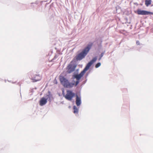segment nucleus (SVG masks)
I'll list each match as a JSON object with an SVG mask.
<instances>
[{"label": "nucleus", "instance_id": "1", "mask_svg": "<svg viewBox=\"0 0 153 153\" xmlns=\"http://www.w3.org/2000/svg\"><path fill=\"white\" fill-rule=\"evenodd\" d=\"M97 58L96 57H95L93 58L88 63L83 71L79 74H76L73 76V78H76L78 80L76 82V85L79 84L80 79L83 76L86 71L89 69L91 65L97 60Z\"/></svg>", "mask_w": 153, "mask_h": 153}, {"label": "nucleus", "instance_id": "12", "mask_svg": "<svg viewBox=\"0 0 153 153\" xmlns=\"http://www.w3.org/2000/svg\"><path fill=\"white\" fill-rule=\"evenodd\" d=\"M101 65V63L100 62L97 63L95 65V67L96 68H98L100 67Z\"/></svg>", "mask_w": 153, "mask_h": 153}, {"label": "nucleus", "instance_id": "7", "mask_svg": "<svg viewBox=\"0 0 153 153\" xmlns=\"http://www.w3.org/2000/svg\"><path fill=\"white\" fill-rule=\"evenodd\" d=\"M41 78L42 77L39 75L36 74L34 75L31 79L32 80L33 82H35L40 80Z\"/></svg>", "mask_w": 153, "mask_h": 153}, {"label": "nucleus", "instance_id": "10", "mask_svg": "<svg viewBox=\"0 0 153 153\" xmlns=\"http://www.w3.org/2000/svg\"><path fill=\"white\" fill-rule=\"evenodd\" d=\"M152 1L151 0H146L145 1V4L148 7L151 4Z\"/></svg>", "mask_w": 153, "mask_h": 153}, {"label": "nucleus", "instance_id": "14", "mask_svg": "<svg viewBox=\"0 0 153 153\" xmlns=\"http://www.w3.org/2000/svg\"><path fill=\"white\" fill-rule=\"evenodd\" d=\"M102 55H101V56H102Z\"/></svg>", "mask_w": 153, "mask_h": 153}, {"label": "nucleus", "instance_id": "2", "mask_svg": "<svg viewBox=\"0 0 153 153\" xmlns=\"http://www.w3.org/2000/svg\"><path fill=\"white\" fill-rule=\"evenodd\" d=\"M76 79V82L74 80H73L71 82H70L64 76H59V80L60 83L65 88H71L74 86H76L78 84L76 85V82L78 81L77 79Z\"/></svg>", "mask_w": 153, "mask_h": 153}, {"label": "nucleus", "instance_id": "6", "mask_svg": "<svg viewBox=\"0 0 153 153\" xmlns=\"http://www.w3.org/2000/svg\"><path fill=\"white\" fill-rule=\"evenodd\" d=\"M71 63L69 64L66 68L67 70V72L68 73L70 74L73 72L75 70L76 66H74V65Z\"/></svg>", "mask_w": 153, "mask_h": 153}, {"label": "nucleus", "instance_id": "8", "mask_svg": "<svg viewBox=\"0 0 153 153\" xmlns=\"http://www.w3.org/2000/svg\"><path fill=\"white\" fill-rule=\"evenodd\" d=\"M47 102V99L45 97H42L39 102V105L41 106H42L45 105Z\"/></svg>", "mask_w": 153, "mask_h": 153}, {"label": "nucleus", "instance_id": "3", "mask_svg": "<svg viewBox=\"0 0 153 153\" xmlns=\"http://www.w3.org/2000/svg\"><path fill=\"white\" fill-rule=\"evenodd\" d=\"M92 45V43L88 44L80 53L76 56V59L77 60H80L84 58L89 52Z\"/></svg>", "mask_w": 153, "mask_h": 153}, {"label": "nucleus", "instance_id": "9", "mask_svg": "<svg viewBox=\"0 0 153 153\" xmlns=\"http://www.w3.org/2000/svg\"><path fill=\"white\" fill-rule=\"evenodd\" d=\"M76 105L78 106L80 105L81 104V98L77 95H76Z\"/></svg>", "mask_w": 153, "mask_h": 153}, {"label": "nucleus", "instance_id": "13", "mask_svg": "<svg viewBox=\"0 0 153 153\" xmlns=\"http://www.w3.org/2000/svg\"><path fill=\"white\" fill-rule=\"evenodd\" d=\"M136 43L137 45H139L140 44V42L139 41H137Z\"/></svg>", "mask_w": 153, "mask_h": 153}, {"label": "nucleus", "instance_id": "11", "mask_svg": "<svg viewBox=\"0 0 153 153\" xmlns=\"http://www.w3.org/2000/svg\"><path fill=\"white\" fill-rule=\"evenodd\" d=\"M73 109L74 110L73 112L75 114H77L78 112V110L77 108L75 106H74L73 107Z\"/></svg>", "mask_w": 153, "mask_h": 153}, {"label": "nucleus", "instance_id": "5", "mask_svg": "<svg viewBox=\"0 0 153 153\" xmlns=\"http://www.w3.org/2000/svg\"><path fill=\"white\" fill-rule=\"evenodd\" d=\"M135 12L138 15H152L153 14V13L152 12L146 10H141L140 9H137V11H135Z\"/></svg>", "mask_w": 153, "mask_h": 153}, {"label": "nucleus", "instance_id": "4", "mask_svg": "<svg viewBox=\"0 0 153 153\" xmlns=\"http://www.w3.org/2000/svg\"><path fill=\"white\" fill-rule=\"evenodd\" d=\"M75 94L72 92L71 90H68L67 91V94L65 96V97L67 100L71 101L73 98Z\"/></svg>", "mask_w": 153, "mask_h": 153}]
</instances>
